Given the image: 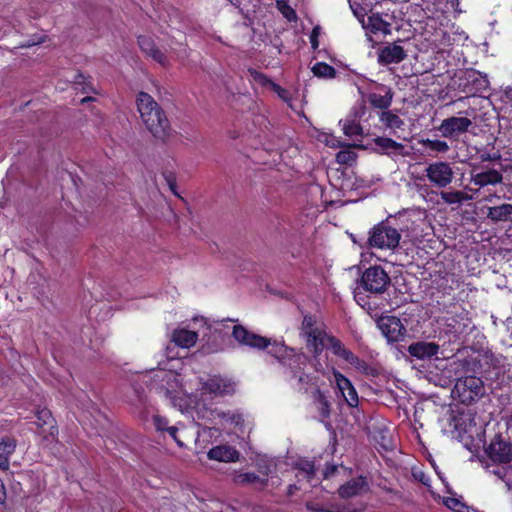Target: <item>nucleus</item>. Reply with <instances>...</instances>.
Masks as SVG:
<instances>
[{
	"label": "nucleus",
	"instance_id": "1",
	"mask_svg": "<svg viewBox=\"0 0 512 512\" xmlns=\"http://www.w3.org/2000/svg\"><path fill=\"white\" fill-rule=\"evenodd\" d=\"M137 110L145 128L156 139L164 140L170 131V123L161 106L145 92L137 96Z\"/></svg>",
	"mask_w": 512,
	"mask_h": 512
},
{
	"label": "nucleus",
	"instance_id": "2",
	"mask_svg": "<svg viewBox=\"0 0 512 512\" xmlns=\"http://www.w3.org/2000/svg\"><path fill=\"white\" fill-rule=\"evenodd\" d=\"M400 240L401 234L396 228L381 222L370 229L367 243L371 248L394 251Z\"/></svg>",
	"mask_w": 512,
	"mask_h": 512
},
{
	"label": "nucleus",
	"instance_id": "3",
	"mask_svg": "<svg viewBox=\"0 0 512 512\" xmlns=\"http://www.w3.org/2000/svg\"><path fill=\"white\" fill-rule=\"evenodd\" d=\"M268 353L288 367L291 377H296L307 364V357L304 354L296 353L293 349L276 341H273Z\"/></svg>",
	"mask_w": 512,
	"mask_h": 512
},
{
	"label": "nucleus",
	"instance_id": "4",
	"mask_svg": "<svg viewBox=\"0 0 512 512\" xmlns=\"http://www.w3.org/2000/svg\"><path fill=\"white\" fill-rule=\"evenodd\" d=\"M452 394L462 403L469 404L484 394V385L476 376H466L457 379Z\"/></svg>",
	"mask_w": 512,
	"mask_h": 512
},
{
	"label": "nucleus",
	"instance_id": "5",
	"mask_svg": "<svg viewBox=\"0 0 512 512\" xmlns=\"http://www.w3.org/2000/svg\"><path fill=\"white\" fill-rule=\"evenodd\" d=\"M425 176L433 187L444 189L454 180L452 164L446 161L429 163L425 168Z\"/></svg>",
	"mask_w": 512,
	"mask_h": 512
},
{
	"label": "nucleus",
	"instance_id": "6",
	"mask_svg": "<svg viewBox=\"0 0 512 512\" xmlns=\"http://www.w3.org/2000/svg\"><path fill=\"white\" fill-rule=\"evenodd\" d=\"M390 277L381 266L367 268L361 276V286L367 292L381 294L390 285Z\"/></svg>",
	"mask_w": 512,
	"mask_h": 512
},
{
	"label": "nucleus",
	"instance_id": "7",
	"mask_svg": "<svg viewBox=\"0 0 512 512\" xmlns=\"http://www.w3.org/2000/svg\"><path fill=\"white\" fill-rule=\"evenodd\" d=\"M154 378L161 382L159 389L166 397L170 398L174 403L180 393H188L183 387L179 375L171 371H159Z\"/></svg>",
	"mask_w": 512,
	"mask_h": 512
},
{
	"label": "nucleus",
	"instance_id": "8",
	"mask_svg": "<svg viewBox=\"0 0 512 512\" xmlns=\"http://www.w3.org/2000/svg\"><path fill=\"white\" fill-rule=\"evenodd\" d=\"M234 339L241 345L248 346L252 349H270L273 342L261 335L255 334L247 330L242 325H235L232 330Z\"/></svg>",
	"mask_w": 512,
	"mask_h": 512
},
{
	"label": "nucleus",
	"instance_id": "9",
	"mask_svg": "<svg viewBox=\"0 0 512 512\" xmlns=\"http://www.w3.org/2000/svg\"><path fill=\"white\" fill-rule=\"evenodd\" d=\"M472 126V121L467 117H448L441 121L438 131L444 138L456 139L466 133Z\"/></svg>",
	"mask_w": 512,
	"mask_h": 512
},
{
	"label": "nucleus",
	"instance_id": "10",
	"mask_svg": "<svg viewBox=\"0 0 512 512\" xmlns=\"http://www.w3.org/2000/svg\"><path fill=\"white\" fill-rule=\"evenodd\" d=\"M378 327L388 342L402 341L407 334L406 327L395 316L381 317L378 321Z\"/></svg>",
	"mask_w": 512,
	"mask_h": 512
},
{
	"label": "nucleus",
	"instance_id": "11",
	"mask_svg": "<svg viewBox=\"0 0 512 512\" xmlns=\"http://www.w3.org/2000/svg\"><path fill=\"white\" fill-rule=\"evenodd\" d=\"M503 181V175L496 169H482L478 164H471L470 182L478 187L497 185Z\"/></svg>",
	"mask_w": 512,
	"mask_h": 512
},
{
	"label": "nucleus",
	"instance_id": "12",
	"mask_svg": "<svg viewBox=\"0 0 512 512\" xmlns=\"http://www.w3.org/2000/svg\"><path fill=\"white\" fill-rule=\"evenodd\" d=\"M236 383L228 378L220 375L210 377L202 384L203 393L213 396H224L232 394L235 391Z\"/></svg>",
	"mask_w": 512,
	"mask_h": 512
},
{
	"label": "nucleus",
	"instance_id": "13",
	"mask_svg": "<svg viewBox=\"0 0 512 512\" xmlns=\"http://www.w3.org/2000/svg\"><path fill=\"white\" fill-rule=\"evenodd\" d=\"M406 57V51L398 42L387 44L378 51V63L381 65L398 64Z\"/></svg>",
	"mask_w": 512,
	"mask_h": 512
},
{
	"label": "nucleus",
	"instance_id": "14",
	"mask_svg": "<svg viewBox=\"0 0 512 512\" xmlns=\"http://www.w3.org/2000/svg\"><path fill=\"white\" fill-rule=\"evenodd\" d=\"M487 453L493 461L500 463H507L512 457L510 444L500 438H495L490 443Z\"/></svg>",
	"mask_w": 512,
	"mask_h": 512
},
{
	"label": "nucleus",
	"instance_id": "15",
	"mask_svg": "<svg viewBox=\"0 0 512 512\" xmlns=\"http://www.w3.org/2000/svg\"><path fill=\"white\" fill-rule=\"evenodd\" d=\"M367 100L374 108L387 110L392 104L393 92L390 87L380 85L376 91L368 94Z\"/></svg>",
	"mask_w": 512,
	"mask_h": 512
},
{
	"label": "nucleus",
	"instance_id": "16",
	"mask_svg": "<svg viewBox=\"0 0 512 512\" xmlns=\"http://www.w3.org/2000/svg\"><path fill=\"white\" fill-rule=\"evenodd\" d=\"M438 352L439 345L434 342L418 341L408 346V353L418 360L430 359Z\"/></svg>",
	"mask_w": 512,
	"mask_h": 512
},
{
	"label": "nucleus",
	"instance_id": "17",
	"mask_svg": "<svg viewBox=\"0 0 512 512\" xmlns=\"http://www.w3.org/2000/svg\"><path fill=\"white\" fill-rule=\"evenodd\" d=\"M368 490V483L362 476L354 478L343 484L338 492L342 498H351L358 496Z\"/></svg>",
	"mask_w": 512,
	"mask_h": 512
},
{
	"label": "nucleus",
	"instance_id": "18",
	"mask_svg": "<svg viewBox=\"0 0 512 512\" xmlns=\"http://www.w3.org/2000/svg\"><path fill=\"white\" fill-rule=\"evenodd\" d=\"M36 418V424L39 428L42 429V433H45L44 426H48L49 433L48 436H45L44 438L48 440L50 437L51 441H55L58 435V429L55 426V421L51 412L45 408L39 409L36 412Z\"/></svg>",
	"mask_w": 512,
	"mask_h": 512
},
{
	"label": "nucleus",
	"instance_id": "19",
	"mask_svg": "<svg viewBox=\"0 0 512 512\" xmlns=\"http://www.w3.org/2000/svg\"><path fill=\"white\" fill-rule=\"evenodd\" d=\"M208 458L221 462H235L239 459V452L231 446H215L208 452Z\"/></svg>",
	"mask_w": 512,
	"mask_h": 512
},
{
	"label": "nucleus",
	"instance_id": "20",
	"mask_svg": "<svg viewBox=\"0 0 512 512\" xmlns=\"http://www.w3.org/2000/svg\"><path fill=\"white\" fill-rule=\"evenodd\" d=\"M198 334L194 331L185 329V328H177L172 332L171 340L172 342L181 348H190L194 346L197 342Z\"/></svg>",
	"mask_w": 512,
	"mask_h": 512
},
{
	"label": "nucleus",
	"instance_id": "21",
	"mask_svg": "<svg viewBox=\"0 0 512 512\" xmlns=\"http://www.w3.org/2000/svg\"><path fill=\"white\" fill-rule=\"evenodd\" d=\"M328 337L329 335L325 333L324 329L305 337L307 348L311 353L315 354V357H319L323 349L327 346Z\"/></svg>",
	"mask_w": 512,
	"mask_h": 512
},
{
	"label": "nucleus",
	"instance_id": "22",
	"mask_svg": "<svg viewBox=\"0 0 512 512\" xmlns=\"http://www.w3.org/2000/svg\"><path fill=\"white\" fill-rule=\"evenodd\" d=\"M363 26L371 33L375 34L382 33L383 35H387L391 32V24L385 21L379 14L370 15Z\"/></svg>",
	"mask_w": 512,
	"mask_h": 512
},
{
	"label": "nucleus",
	"instance_id": "23",
	"mask_svg": "<svg viewBox=\"0 0 512 512\" xmlns=\"http://www.w3.org/2000/svg\"><path fill=\"white\" fill-rule=\"evenodd\" d=\"M442 201L449 205H461L463 202L472 200V196L460 190H442L440 192Z\"/></svg>",
	"mask_w": 512,
	"mask_h": 512
},
{
	"label": "nucleus",
	"instance_id": "24",
	"mask_svg": "<svg viewBox=\"0 0 512 512\" xmlns=\"http://www.w3.org/2000/svg\"><path fill=\"white\" fill-rule=\"evenodd\" d=\"M15 448L16 441L14 439L5 438L0 442V469L7 470L9 468V459Z\"/></svg>",
	"mask_w": 512,
	"mask_h": 512
},
{
	"label": "nucleus",
	"instance_id": "25",
	"mask_svg": "<svg viewBox=\"0 0 512 512\" xmlns=\"http://www.w3.org/2000/svg\"><path fill=\"white\" fill-rule=\"evenodd\" d=\"M339 124L342 126V131L347 137L362 136L363 129L356 116H347L345 119L340 120Z\"/></svg>",
	"mask_w": 512,
	"mask_h": 512
},
{
	"label": "nucleus",
	"instance_id": "26",
	"mask_svg": "<svg viewBox=\"0 0 512 512\" xmlns=\"http://www.w3.org/2000/svg\"><path fill=\"white\" fill-rule=\"evenodd\" d=\"M487 217L494 222L508 221L512 218V204L489 207Z\"/></svg>",
	"mask_w": 512,
	"mask_h": 512
},
{
	"label": "nucleus",
	"instance_id": "27",
	"mask_svg": "<svg viewBox=\"0 0 512 512\" xmlns=\"http://www.w3.org/2000/svg\"><path fill=\"white\" fill-rule=\"evenodd\" d=\"M296 468L298 469L297 477L300 480H306L312 485H315L313 483V480L315 478V466L313 462L306 460V459H300L296 463Z\"/></svg>",
	"mask_w": 512,
	"mask_h": 512
},
{
	"label": "nucleus",
	"instance_id": "28",
	"mask_svg": "<svg viewBox=\"0 0 512 512\" xmlns=\"http://www.w3.org/2000/svg\"><path fill=\"white\" fill-rule=\"evenodd\" d=\"M379 120L385 128L390 129L393 133L404 125V121L396 113L390 110L382 111L380 113Z\"/></svg>",
	"mask_w": 512,
	"mask_h": 512
},
{
	"label": "nucleus",
	"instance_id": "29",
	"mask_svg": "<svg viewBox=\"0 0 512 512\" xmlns=\"http://www.w3.org/2000/svg\"><path fill=\"white\" fill-rule=\"evenodd\" d=\"M419 143L426 149L436 153H447L450 149L447 142L439 139H421Z\"/></svg>",
	"mask_w": 512,
	"mask_h": 512
},
{
	"label": "nucleus",
	"instance_id": "30",
	"mask_svg": "<svg viewBox=\"0 0 512 512\" xmlns=\"http://www.w3.org/2000/svg\"><path fill=\"white\" fill-rule=\"evenodd\" d=\"M375 145L381 149L382 151L389 153L391 152H398L403 149V145L401 143H398L391 138L386 137H377L375 140Z\"/></svg>",
	"mask_w": 512,
	"mask_h": 512
},
{
	"label": "nucleus",
	"instance_id": "31",
	"mask_svg": "<svg viewBox=\"0 0 512 512\" xmlns=\"http://www.w3.org/2000/svg\"><path fill=\"white\" fill-rule=\"evenodd\" d=\"M312 72L319 78L332 79L336 75L334 67L324 62H318L312 67Z\"/></svg>",
	"mask_w": 512,
	"mask_h": 512
},
{
	"label": "nucleus",
	"instance_id": "32",
	"mask_svg": "<svg viewBox=\"0 0 512 512\" xmlns=\"http://www.w3.org/2000/svg\"><path fill=\"white\" fill-rule=\"evenodd\" d=\"M301 329L304 337L323 330L322 326L310 315L304 316Z\"/></svg>",
	"mask_w": 512,
	"mask_h": 512
},
{
	"label": "nucleus",
	"instance_id": "33",
	"mask_svg": "<svg viewBox=\"0 0 512 512\" xmlns=\"http://www.w3.org/2000/svg\"><path fill=\"white\" fill-rule=\"evenodd\" d=\"M235 481L238 484H256L259 483L261 486L267 484V479L260 478L258 475L252 472L241 473L236 476Z\"/></svg>",
	"mask_w": 512,
	"mask_h": 512
},
{
	"label": "nucleus",
	"instance_id": "34",
	"mask_svg": "<svg viewBox=\"0 0 512 512\" xmlns=\"http://www.w3.org/2000/svg\"><path fill=\"white\" fill-rule=\"evenodd\" d=\"M314 399L320 415L323 418H327L330 414V405L325 395L320 390H316Z\"/></svg>",
	"mask_w": 512,
	"mask_h": 512
},
{
	"label": "nucleus",
	"instance_id": "35",
	"mask_svg": "<svg viewBox=\"0 0 512 512\" xmlns=\"http://www.w3.org/2000/svg\"><path fill=\"white\" fill-rule=\"evenodd\" d=\"M249 76L252 81L260 85L261 87L265 88H271L273 85V81L268 78L265 74L255 70V69H248Z\"/></svg>",
	"mask_w": 512,
	"mask_h": 512
},
{
	"label": "nucleus",
	"instance_id": "36",
	"mask_svg": "<svg viewBox=\"0 0 512 512\" xmlns=\"http://www.w3.org/2000/svg\"><path fill=\"white\" fill-rule=\"evenodd\" d=\"M356 158L357 154L352 150L351 147L340 150L336 154V161L339 164L351 165L353 162H355Z\"/></svg>",
	"mask_w": 512,
	"mask_h": 512
},
{
	"label": "nucleus",
	"instance_id": "37",
	"mask_svg": "<svg viewBox=\"0 0 512 512\" xmlns=\"http://www.w3.org/2000/svg\"><path fill=\"white\" fill-rule=\"evenodd\" d=\"M218 416L223 420L224 423L234 425L235 427L243 424V417L239 413L233 412H222Z\"/></svg>",
	"mask_w": 512,
	"mask_h": 512
},
{
	"label": "nucleus",
	"instance_id": "38",
	"mask_svg": "<svg viewBox=\"0 0 512 512\" xmlns=\"http://www.w3.org/2000/svg\"><path fill=\"white\" fill-rule=\"evenodd\" d=\"M333 375L334 379L337 385L338 390L341 392V394H344L347 389L352 386V383L348 378H346L344 375H342L340 372L333 369Z\"/></svg>",
	"mask_w": 512,
	"mask_h": 512
},
{
	"label": "nucleus",
	"instance_id": "39",
	"mask_svg": "<svg viewBox=\"0 0 512 512\" xmlns=\"http://www.w3.org/2000/svg\"><path fill=\"white\" fill-rule=\"evenodd\" d=\"M443 503L447 508L455 512H465V510L467 509V506L463 502L453 497L444 498Z\"/></svg>",
	"mask_w": 512,
	"mask_h": 512
},
{
	"label": "nucleus",
	"instance_id": "40",
	"mask_svg": "<svg viewBox=\"0 0 512 512\" xmlns=\"http://www.w3.org/2000/svg\"><path fill=\"white\" fill-rule=\"evenodd\" d=\"M74 84L81 87L82 91L85 93L95 92L94 88L90 84L89 79L81 73L75 75Z\"/></svg>",
	"mask_w": 512,
	"mask_h": 512
},
{
	"label": "nucleus",
	"instance_id": "41",
	"mask_svg": "<svg viewBox=\"0 0 512 512\" xmlns=\"http://www.w3.org/2000/svg\"><path fill=\"white\" fill-rule=\"evenodd\" d=\"M162 176L168 185L170 191L177 197L181 198L180 194L177 191V184H176V175L172 171H165L162 173Z\"/></svg>",
	"mask_w": 512,
	"mask_h": 512
},
{
	"label": "nucleus",
	"instance_id": "42",
	"mask_svg": "<svg viewBox=\"0 0 512 512\" xmlns=\"http://www.w3.org/2000/svg\"><path fill=\"white\" fill-rule=\"evenodd\" d=\"M342 396L344 397L346 403L350 406V407H357L358 403H359V398H358V394L356 392V389L354 388V386H350L347 391L342 394Z\"/></svg>",
	"mask_w": 512,
	"mask_h": 512
},
{
	"label": "nucleus",
	"instance_id": "43",
	"mask_svg": "<svg viewBox=\"0 0 512 512\" xmlns=\"http://www.w3.org/2000/svg\"><path fill=\"white\" fill-rule=\"evenodd\" d=\"M138 43L141 48V50L146 53L148 56L151 52L154 51L156 48L155 43L150 37L147 36H140L138 38Z\"/></svg>",
	"mask_w": 512,
	"mask_h": 512
},
{
	"label": "nucleus",
	"instance_id": "44",
	"mask_svg": "<svg viewBox=\"0 0 512 512\" xmlns=\"http://www.w3.org/2000/svg\"><path fill=\"white\" fill-rule=\"evenodd\" d=\"M272 91H274L279 98H281L284 102H286L289 106H291L292 97L288 90L285 88H282L280 85L276 84L275 82L270 88Z\"/></svg>",
	"mask_w": 512,
	"mask_h": 512
},
{
	"label": "nucleus",
	"instance_id": "45",
	"mask_svg": "<svg viewBox=\"0 0 512 512\" xmlns=\"http://www.w3.org/2000/svg\"><path fill=\"white\" fill-rule=\"evenodd\" d=\"M326 347L330 348L332 350V352L337 356H339L342 353V351L345 349L343 344L333 336H329L327 338V346Z\"/></svg>",
	"mask_w": 512,
	"mask_h": 512
},
{
	"label": "nucleus",
	"instance_id": "46",
	"mask_svg": "<svg viewBox=\"0 0 512 512\" xmlns=\"http://www.w3.org/2000/svg\"><path fill=\"white\" fill-rule=\"evenodd\" d=\"M153 423L157 431H167V428L170 427L168 420L160 415L153 416Z\"/></svg>",
	"mask_w": 512,
	"mask_h": 512
},
{
	"label": "nucleus",
	"instance_id": "47",
	"mask_svg": "<svg viewBox=\"0 0 512 512\" xmlns=\"http://www.w3.org/2000/svg\"><path fill=\"white\" fill-rule=\"evenodd\" d=\"M469 78L473 82H478L479 89H486L488 86V80L485 77H482L479 72L473 71L469 74Z\"/></svg>",
	"mask_w": 512,
	"mask_h": 512
},
{
	"label": "nucleus",
	"instance_id": "48",
	"mask_svg": "<svg viewBox=\"0 0 512 512\" xmlns=\"http://www.w3.org/2000/svg\"><path fill=\"white\" fill-rule=\"evenodd\" d=\"M278 6L281 13L288 21H293L296 19V13L290 6L281 3H278Z\"/></svg>",
	"mask_w": 512,
	"mask_h": 512
},
{
	"label": "nucleus",
	"instance_id": "49",
	"mask_svg": "<svg viewBox=\"0 0 512 512\" xmlns=\"http://www.w3.org/2000/svg\"><path fill=\"white\" fill-rule=\"evenodd\" d=\"M179 428L177 426H170L167 428V433L169 436L177 443L179 447L184 446L183 440L178 435Z\"/></svg>",
	"mask_w": 512,
	"mask_h": 512
},
{
	"label": "nucleus",
	"instance_id": "50",
	"mask_svg": "<svg viewBox=\"0 0 512 512\" xmlns=\"http://www.w3.org/2000/svg\"><path fill=\"white\" fill-rule=\"evenodd\" d=\"M149 56L162 66H165L167 64L166 56L157 47L154 49L153 52L149 54Z\"/></svg>",
	"mask_w": 512,
	"mask_h": 512
},
{
	"label": "nucleus",
	"instance_id": "51",
	"mask_svg": "<svg viewBox=\"0 0 512 512\" xmlns=\"http://www.w3.org/2000/svg\"><path fill=\"white\" fill-rule=\"evenodd\" d=\"M321 34V28L319 26H315L312 29L311 35H310V43L314 50H316L319 46L318 37Z\"/></svg>",
	"mask_w": 512,
	"mask_h": 512
},
{
	"label": "nucleus",
	"instance_id": "52",
	"mask_svg": "<svg viewBox=\"0 0 512 512\" xmlns=\"http://www.w3.org/2000/svg\"><path fill=\"white\" fill-rule=\"evenodd\" d=\"M295 378H297L298 380L299 389H303V386L310 381V376L304 373L303 370L297 373V376Z\"/></svg>",
	"mask_w": 512,
	"mask_h": 512
},
{
	"label": "nucleus",
	"instance_id": "53",
	"mask_svg": "<svg viewBox=\"0 0 512 512\" xmlns=\"http://www.w3.org/2000/svg\"><path fill=\"white\" fill-rule=\"evenodd\" d=\"M351 365H353L356 369H358L361 372H366L368 370V364L358 357L355 358Z\"/></svg>",
	"mask_w": 512,
	"mask_h": 512
},
{
	"label": "nucleus",
	"instance_id": "54",
	"mask_svg": "<svg viewBox=\"0 0 512 512\" xmlns=\"http://www.w3.org/2000/svg\"><path fill=\"white\" fill-rule=\"evenodd\" d=\"M481 162L496 161L500 160L501 156L498 153H481L479 156Z\"/></svg>",
	"mask_w": 512,
	"mask_h": 512
},
{
	"label": "nucleus",
	"instance_id": "55",
	"mask_svg": "<svg viewBox=\"0 0 512 512\" xmlns=\"http://www.w3.org/2000/svg\"><path fill=\"white\" fill-rule=\"evenodd\" d=\"M339 357L343 358L349 364H352L357 356L354 353H352L350 350L345 348L342 351V353L339 355Z\"/></svg>",
	"mask_w": 512,
	"mask_h": 512
},
{
	"label": "nucleus",
	"instance_id": "56",
	"mask_svg": "<svg viewBox=\"0 0 512 512\" xmlns=\"http://www.w3.org/2000/svg\"><path fill=\"white\" fill-rule=\"evenodd\" d=\"M339 357L343 358L349 364H352L357 356L354 353H352L350 350L345 348L342 351V353L339 355Z\"/></svg>",
	"mask_w": 512,
	"mask_h": 512
},
{
	"label": "nucleus",
	"instance_id": "57",
	"mask_svg": "<svg viewBox=\"0 0 512 512\" xmlns=\"http://www.w3.org/2000/svg\"><path fill=\"white\" fill-rule=\"evenodd\" d=\"M325 142L328 146L331 147H341L342 143L334 136H329L325 139Z\"/></svg>",
	"mask_w": 512,
	"mask_h": 512
},
{
	"label": "nucleus",
	"instance_id": "58",
	"mask_svg": "<svg viewBox=\"0 0 512 512\" xmlns=\"http://www.w3.org/2000/svg\"><path fill=\"white\" fill-rule=\"evenodd\" d=\"M312 365L314 366V368L317 372L324 373V368H323L322 364L320 363L318 357H315V354H313Z\"/></svg>",
	"mask_w": 512,
	"mask_h": 512
},
{
	"label": "nucleus",
	"instance_id": "59",
	"mask_svg": "<svg viewBox=\"0 0 512 512\" xmlns=\"http://www.w3.org/2000/svg\"><path fill=\"white\" fill-rule=\"evenodd\" d=\"M336 469H337V467L335 465L327 466V468H326V470L324 472L325 478H327L330 475L334 474Z\"/></svg>",
	"mask_w": 512,
	"mask_h": 512
},
{
	"label": "nucleus",
	"instance_id": "60",
	"mask_svg": "<svg viewBox=\"0 0 512 512\" xmlns=\"http://www.w3.org/2000/svg\"><path fill=\"white\" fill-rule=\"evenodd\" d=\"M5 499V487L3 481L0 479V503Z\"/></svg>",
	"mask_w": 512,
	"mask_h": 512
},
{
	"label": "nucleus",
	"instance_id": "61",
	"mask_svg": "<svg viewBox=\"0 0 512 512\" xmlns=\"http://www.w3.org/2000/svg\"><path fill=\"white\" fill-rule=\"evenodd\" d=\"M449 3L451 4V7H452L455 11H459V10H458L459 0H449Z\"/></svg>",
	"mask_w": 512,
	"mask_h": 512
},
{
	"label": "nucleus",
	"instance_id": "62",
	"mask_svg": "<svg viewBox=\"0 0 512 512\" xmlns=\"http://www.w3.org/2000/svg\"><path fill=\"white\" fill-rule=\"evenodd\" d=\"M506 96L512 100V88H508L506 90Z\"/></svg>",
	"mask_w": 512,
	"mask_h": 512
},
{
	"label": "nucleus",
	"instance_id": "63",
	"mask_svg": "<svg viewBox=\"0 0 512 512\" xmlns=\"http://www.w3.org/2000/svg\"><path fill=\"white\" fill-rule=\"evenodd\" d=\"M293 489H296V486L295 485H290L289 486V493H292Z\"/></svg>",
	"mask_w": 512,
	"mask_h": 512
},
{
	"label": "nucleus",
	"instance_id": "64",
	"mask_svg": "<svg viewBox=\"0 0 512 512\" xmlns=\"http://www.w3.org/2000/svg\"><path fill=\"white\" fill-rule=\"evenodd\" d=\"M89 100H91V98H90V97H85V98H83V99L81 100V102H86V101H89Z\"/></svg>",
	"mask_w": 512,
	"mask_h": 512
}]
</instances>
